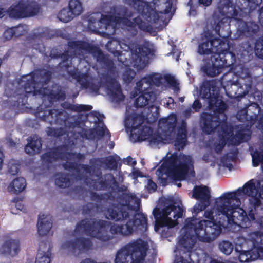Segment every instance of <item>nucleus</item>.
Listing matches in <instances>:
<instances>
[{"label":"nucleus","mask_w":263,"mask_h":263,"mask_svg":"<svg viewBox=\"0 0 263 263\" xmlns=\"http://www.w3.org/2000/svg\"><path fill=\"white\" fill-rule=\"evenodd\" d=\"M239 202L233 193L223 194L215 199L213 208L205 211L203 219L191 223L196 224L195 227L187 232L181 243L190 248L194 243L195 237L208 242L220 233L222 226L232 231L236 230L237 227H249L250 219L244 210L239 208Z\"/></svg>","instance_id":"f257e3e1"},{"label":"nucleus","mask_w":263,"mask_h":263,"mask_svg":"<svg viewBox=\"0 0 263 263\" xmlns=\"http://www.w3.org/2000/svg\"><path fill=\"white\" fill-rule=\"evenodd\" d=\"M90 199L97 203L106 202L108 200L116 201L117 203H110L106 209V218L115 221H122L129 218V209H133L135 206H138L140 199L134 194L123 193L117 196L111 192L99 194L90 192Z\"/></svg>","instance_id":"f03ea898"},{"label":"nucleus","mask_w":263,"mask_h":263,"mask_svg":"<svg viewBox=\"0 0 263 263\" xmlns=\"http://www.w3.org/2000/svg\"><path fill=\"white\" fill-rule=\"evenodd\" d=\"M148 248L147 242L142 239L133 240L118 250L115 263H143Z\"/></svg>","instance_id":"7ed1b4c3"},{"label":"nucleus","mask_w":263,"mask_h":263,"mask_svg":"<svg viewBox=\"0 0 263 263\" xmlns=\"http://www.w3.org/2000/svg\"><path fill=\"white\" fill-rule=\"evenodd\" d=\"M36 118L40 120L50 123L64 126L67 129H74L80 125V122L63 109H49L40 105L35 112Z\"/></svg>","instance_id":"20e7f679"},{"label":"nucleus","mask_w":263,"mask_h":263,"mask_svg":"<svg viewBox=\"0 0 263 263\" xmlns=\"http://www.w3.org/2000/svg\"><path fill=\"white\" fill-rule=\"evenodd\" d=\"M193 165L192 158L189 156L180 155L177 157L175 155L165 161V182L170 180H181L184 178L187 168Z\"/></svg>","instance_id":"39448f33"},{"label":"nucleus","mask_w":263,"mask_h":263,"mask_svg":"<svg viewBox=\"0 0 263 263\" xmlns=\"http://www.w3.org/2000/svg\"><path fill=\"white\" fill-rule=\"evenodd\" d=\"M106 223V221L96 218L82 219L77 223L74 232L76 233H83L101 241H107L110 239V236L102 232Z\"/></svg>","instance_id":"423d86ee"},{"label":"nucleus","mask_w":263,"mask_h":263,"mask_svg":"<svg viewBox=\"0 0 263 263\" xmlns=\"http://www.w3.org/2000/svg\"><path fill=\"white\" fill-rule=\"evenodd\" d=\"M147 228V216L142 213H136L133 220L129 219L125 224H115L111 226L110 231L112 234L128 236L133 234L135 231L145 232Z\"/></svg>","instance_id":"0eeeda50"},{"label":"nucleus","mask_w":263,"mask_h":263,"mask_svg":"<svg viewBox=\"0 0 263 263\" xmlns=\"http://www.w3.org/2000/svg\"><path fill=\"white\" fill-rule=\"evenodd\" d=\"M40 9L37 3L32 0H20L17 4L11 5L7 11L10 18H23L35 16Z\"/></svg>","instance_id":"6e6552de"},{"label":"nucleus","mask_w":263,"mask_h":263,"mask_svg":"<svg viewBox=\"0 0 263 263\" xmlns=\"http://www.w3.org/2000/svg\"><path fill=\"white\" fill-rule=\"evenodd\" d=\"M95 176L99 179H92L87 177L85 180V183L87 185L92 184L91 186L94 190L100 191L110 189L112 191H123L120 187L119 183L112 173H105L102 175V172L98 170Z\"/></svg>","instance_id":"1a4fd4ad"},{"label":"nucleus","mask_w":263,"mask_h":263,"mask_svg":"<svg viewBox=\"0 0 263 263\" xmlns=\"http://www.w3.org/2000/svg\"><path fill=\"white\" fill-rule=\"evenodd\" d=\"M68 46L70 49L84 50L89 53H91L97 57L98 60L100 59L104 61L108 72L114 74L116 67L113 61L111 60L105 59L102 50L97 46L93 45L88 42L82 41H74L68 42Z\"/></svg>","instance_id":"9d476101"},{"label":"nucleus","mask_w":263,"mask_h":263,"mask_svg":"<svg viewBox=\"0 0 263 263\" xmlns=\"http://www.w3.org/2000/svg\"><path fill=\"white\" fill-rule=\"evenodd\" d=\"M27 84L29 85L26 88L27 92H32L34 95H39L42 98L47 97L50 104L57 101H63L66 98L65 91L60 85L56 87L55 90H49L45 87H39V83L36 81L32 80Z\"/></svg>","instance_id":"9b49d317"},{"label":"nucleus","mask_w":263,"mask_h":263,"mask_svg":"<svg viewBox=\"0 0 263 263\" xmlns=\"http://www.w3.org/2000/svg\"><path fill=\"white\" fill-rule=\"evenodd\" d=\"M105 20L107 23L112 21L116 23H122L123 25L127 26L132 30L136 29L138 28L139 30L145 32H151L153 29L151 25L148 24L142 18L138 16L132 20L125 16H118L116 15L102 16L100 21Z\"/></svg>","instance_id":"f8f14e48"},{"label":"nucleus","mask_w":263,"mask_h":263,"mask_svg":"<svg viewBox=\"0 0 263 263\" xmlns=\"http://www.w3.org/2000/svg\"><path fill=\"white\" fill-rule=\"evenodd\" d=\"M93 243L90 238L79 237L74 239L69 240L63 242L61 247L67 250L74 256L87 252L92 248Z\"/></svg>","instance_id":"ddd939ff"},{"label":"nucleus","mask_w":263,"mask_h":263,"mask_svg":"<svg viewBox=\"0 0 263 263\" xmlns=\"http://www.w3.org/2000/svg\"><path fill=\"white\" fill-rule=\"evenodd\" d=\"M227 44L220 39H213L203 42L199 46L198 52L200 54H212L211 58L219 57L227 49Z\"/></svg>","instance_id":"4468645a"},{"label":"nucleus","mask_w":263,"mask_h":263,"mask_svg":"<svg viewBox=\"0 0 263 263\" xmlns=\"http://www.w3.org/2000/svg\"><path fill=\"white\" fill-rule=\"evenodd\" d=\"M138 95L139 97L136 99L134 102L135 107L143 108L147 105L150 108L153 107L152 104L157 99V94L155 92L149 91L148 89L143 88V87H138L136 85L133 96L136 97Z\"/></svg>","instance_id":"2eb2a0df"},{"label":"nucleus","mask_w":263,"mask_h":263,"mask_svg":"<svg viewBox=\"0 0 263 263\" xmlns=\"http://www.w3.org/2000/svg\"><path fill=\"white\" fill-rule=\"evenodd\" d=\"M133 3L135 8L147 21L156 23L159 20L158 13L150 3L141 0H133Z\"/></svg>","instance_id":"dca6fc26"},{"label":"nucleus","mask_w":263,"mask_h":263,"mask_svg":"<svg viewBox=\"0 0 263 263\" xmlns=\"http://www.w3.org/2000/svg\"><path fill=\"white\" fill-rule=\"evenodd\" d=\"M192 196L200 200L194 207L195 213L202 211L210 205V192L206 186L202 185L195 186L193 191Z\"/></svg>","instance_id":"f3484780"},{"label":"nucleus","mask_w":263,"mask_h":263,"mask_svg":"<svg viewBox=\"0 0 263 263\" xmlns=\"http://www.w3.org/2000/svg\"><path fill=\"white\" fill-rule=\"evenodd\" d=\"M64 147L63 146H58L43 154L41 156L43 163L49 165L58 160H64L67 159L70 153L64 151Z\"/></svg>","instance_id":"a211bd4d"},{"label":"nucleus","mask_w":263,"mask_h":263,"mask_svg":"<svg viewBox=\"0 0 263 263\" xmlns=\"http://www.w3.org/2000/svg\"><path fill=\"white\" fill-rule=\"evenodd\" d=\"M107 89L111 99L116 102H120L124 99L125 96L122 93L120 84L114 78L106 76Z\"/></svg>","instance_id":"6ab92c4d"},{"label":"nucleus","mask_w":263,"mask_h":263,"mask_svg":"<svg viewBox=\"0 0 263 263\" xmlns=\"http://www.w3.org/2000/svg\"><path fill=\"white\" fill-rule=\"evenodd\" d=\"M162 77L161 75L154 73L152 74L147 75L137 82L138 87H143L144 89H148V91L156 92L154 90V86H159L161 83Z\"/></svg>","instance_id":"aec40b11"},{"label":"nucleus","mask_w":263,"mask_h":263,"mask_svg":"<svg viewBox=\"0 0 263 263\" xmlns=\"http://www.w3.org/2000/svg\"><path fill=\"white\" fill-rule=\"evenodd\" d=\"M232 128L230 127L226 126L224 129L220 132L219 134V143L216 145L215 149L216 151H220L224 145L228 142L231 144H238L241 142V140H237L235 137H233V134L232 133Z\"/></svg>","instance_id":"412c9836"},{"label":"nucleus","mask_w":263,"mask_h":263,"mask_svg":"<svg viewBox=\"0 0 263 263\" xmlns=\"http://www.w3.org/2000/svg\"><path fill=\"white\" fill-rule=\"evenodd\" d=\"M182 208L179 206H165V226L172 228L177 225L176 219L182 216Z\"/></svg>","instance_id":"4be33fe9"},{"label":"nucleus","mask_w":263,"mask_h":263,"mask_svg":"<svg viewBox=\"0 0 263 263\" xmlns=\"http://www.w3.org/2000/svg\"><path fill=\"white\" fill-rule=\"evenodd\" d=\"M219 57L211 58L210 61L208 62L204 67V70L207 74L214 77L219 74L221 69L225 66L226 63L221 58L218 59Z\"/></svg>","instance_id":"5701e85b"},{"label":"nucleus","mask_w":263,"mask_h":263,"mask_svg":"<svg viewBox=\"0 0 263 263\" xmlns=\"http://www.w3.org/2000/svg\"><path fill=\"white\" fill-rule=\"evenodd\" d=\"M20 251V243L18 239H8L0 247V253L6 256H15Z\"/></svg>","instance_id":"b1692460"},{"label":"nucleus","mask_w":263,"mask_h":263,"mask_svg":"<svg viewBox=\"0 0 263 263\" xmlns=\"http://www.w3.org/2000/svg\"><path fill=\"white\" fill-rule=\"evenodd\" d=\"M132 59L134 66L140 67L145 63L146 58L149 54L148 49L139 46H135V49H131Z\"/></svg>","instance_id":"393cba45"},{"label":"nucleus","mask_w":263,"mask_h":263,"mask_svg":"<svg viewBox=\"0 0 263 263\" xmlns=\"http://www.w3.org/2000/svg\"><path fill=\"white\" fill-rule=\"evenodd\" d=\"M251 253L249 249L242 250L239 256L241 262H248L257 259L258 258L263 259V246L255 247L252 250Z\"/></svg>","instance_id":"a878e982"},{"label":"nucleus","mask_w":263,"mask_h":263,"mask_svg":"<svg viewBox=\"0 0 263 263\" xmlns=\"http://www.w3.org/2000/svg\"><path fill=\"white\" fill-rule=\"evenodd\" d=\"M153 132L152 127L142 124L137 128L136 132L130 131V138L134 142L148 140Z\"/></svg>","instance_id":"bb28decb"},{"label":"nucleus","mask_w":263,"mask_h":263,"mask_svg":"<svg viewBox=\"0 0 263 263\" xmlns=\"http://www.w3.org/2000/svg\"><path fill=\"white\" fill-rule=\"evenodd\" d=\"M145 121L144 116L141 114H132L126 117L125 119V126L129 129L130 132L136 130L140 127Z\"/></svg>","instance_id":"cd10ccee"},{"label":"nucleus","mask_w":263,"mask_h":263,"mask_svg":"<svg viewBox=\"0 0 263 263\" xmlns=\"http://www.w3.org/2000/svg\"><path fill=\"white\" fill-rule=\"evenodd\" d=\"M120 157L116 155L109 156L105 158H96L90 160V164L99 165L98 163L105 164L106 167L110 170H116L118 167V161L120 160ZM99 166H100L99 165Z\"/></svg>","instance_id":"c85d7f7f"},{"label":"nucleus","mask_w":263,"mask_h":263,"mask_svg":"<svg viewBox=\"0 0 263 263\" xmlns=\"http://www.w3.org/2000/svg\"><path fill=\"white\" fill-rule=\"evenodd\" d=\"M37 232L40 236L47 235L52 227V220L49 218L44 214H40L38 217L37 224Z\"/></svg>","instance_id":"c756f323"},{"label":"nucleus","mask_w":263,"mask_h":263,"mask_svg":"<svg viewBox=\"0 0 263 263\" xmlns=\"http://www.w3.org/2000/svg\"><path fill=\"white\" fill-rule=\"evenodd\" d=\"M161 206L155 207L153 211V215L155 219V230L158 231L160 228L164 227V197L160 198Z\"/></svg>","instance_id":"7c9ffc66"},{"label":"nucleus","mask_w":263,"mask_h":263,"mask_svg":"<svg viewBox=\"0 0 263 263\" xmlns=\"http://www.w3.org/2000/svg\"><path fill=\"white\" fill-rule=\"evenodd\" d=\"M22 80V82H24L25 83L22 86H24V92L23 93H21L19 94H17L16 96L15 97L16 100H14V102L16 103H15V105H16L17 106H25L27 104V101H28V96L31 95L32 96H36L37 95H34L33 93L32 92H27V91L26 89L27 88V85H28L27 84L30 81L33 80L35 81L33 78H31L30 79H27L26 77H23Z\"/></svg>","instance_id":"2f4dec72"},{"label":"nucleus","mask_w":263,"mask_h":263,"mask_svg":"<svg viewBox=\"0 0 263 263\" xmlns=\"http://www.w3.org/2000/svg\"><path fill=\"white\" fill-rule=\"evenodd\" d=\"M28 143L25 147V152L30 155L39 153L42 149L41 140L35 136L29 137Z\"/></svg>","instance_id":"473e14b6"},{"label":"nucleus","mask_w":263,"mask_h":263,"mask_svg":"<svg viewBox=\"0 0 263 263\" xmlns=\"http://www.w3.org/2000/svg\"><path fill=\"white\" fill-rule=\"evenodd\" d=\"M26 186V180L23 177H18L14 179L9 185L8 191L9 192L18 194L22 192Z\"/></svg>","instance_id":"72a5a7b5"},{"label":"nucleus","mask_w":263,"mask_h":263,"mask_svg":"<svg viewBox=\"0 0 263 263\" xmlns=\"http://www.w3.org/2000/svg\"><path fill=\"white\" fill-rule=\"evenodd\" d=\"M259 240L262 241L263 240L261 237H257L256 240V246L252 240H247L243 237L238 238L235 240V250L236 251H240L242 250L249 249L250 248L252 247H260L258 243Z\"/></svg>","instance_id":"f704fd0d"},{"label":"nucleus","mask_w":263,"mask_h":263,"mask_svg":"<svg viewBox=\"0 0 263 263\" xmlns=\"http://www.w3.org/2000/svg\"><path fill=\"white\" fill-rule=\"evenodd\" d=\"M68 9L75 16H79L83 11L82 3L79 0H70L68 3Z\"/></svg>","instance_id":"c9c22d12"},{"label":"nucleus","mask_w":263,"mask_h":263,"mask_svg":"<svg viewBox=\"0 0 263 263\" xmlns=\"http://www.w3.org/2000/svg\"><path fill=\"white\" fill-rule=\"evenodd\" d=\"M51 253L49 248L46 252L39 250L35 263H50Z\"/></svg>","instance_id":"e433bc0d"},{"label":"nucleus","mask_w":263,"mask_h":263,"mask_svg":"<svg viewBox=\"0 0 263 263\" xmlns=\"http://www.w3.org/2000/svg\"><path fill=\"white\" fill-rule=\"evenodd\" d=\"M67 73L70 77L76 80L80 84H81V83H82L84 80H85V78L89 77V75L87 73H81L79 71L78 68H74L72 70H68Z\"/></svg>","instance_id":"4c0bfd02"},{"label":"nucleus","mask_w":263,"mask_h":263,"mask_svg":"<svg viewBox=\"0 0 263 263\" xmlns=\"http://www.w3.org/2000/svg\"><path fill=\"white\" fill-rule=\"evenodd\" d=\"M52 76V72L50 70L47 69H42L40 71V82L41 86L40 87H44L45 85L48 84Z\"/></svg>","instance_id":"58836bf2"},{"label":"nucleus","mask_w":263,"mask_h":263,"mask_svg":"<svg viewBox=\"0 0 263 263\" xmlns=\"http://www.w3.org/2000/svg\"><path fill=\"white\" fill-rule=\"evenodd\" d=\"M55 183L59 187L65 189L70 185V180L68 174H62L55 180Z\"/></svg>","instance_id":"ea45409f"},{"label":"nucleus","mask_w":263,"mask_h":263,"mask_svg":"<svg viewBox=\"0 0 263 263\" xmlns=\"http://www.w3.org/2000/svg\"><path fill=\"white\" fill-rule=\"evenodd\" d=\"M223 88L227 95L231 98L237 97L235 90L238 88V86L235 84H232L231 82H223Z\"/></svg>","instance_id":"a19ab883"},{"label":"nucleus","mask_w":263,"mask_h":263,"mask_svg":"<svg viewBox=\"0 0 263 263\" xmlns=\"http://www.w3.org/2000/svg\"><path fill=\"white\" fill-rule=\"evenodd\" d=\"M76 17L67 8L62 9L58 14V18L63 22L67 23Z\"/></svg>","instance_id":"79ce46f5"},{"label":"nucleus","mask_w":263,"mask_h":263,"mask_svg":"<svg viewBox=\"0 0 263 263\" xmlns=\"http://www.w3.org/2000/svg\"><path fill=\"white\" fill-rule=\"evenodd\" d=\"M46 132L48 136L55 138L60 137L66 133V130L63 127L55 128L52 127H48L46 128Z\"/></svg>","instance_id":"37998d69"},{"label":"nucleus","mask_w":263,"mask_h":263,"mask_svg":"<svg viewBox=\"0 0 263 263\" xmlns=\"http://www.w3.org/2000/svg\"><path fill=\"white\" fill-rule=\"evenodd\" d=\"M161 165L156 170L157 182L162 186H164V157H163L160 161Z\"/></svg>","instance_id":"c03bdc74"},{"label":"nucleus","mask_w":263,"mask_h":263,"mask_svg":"<svg viewBox=\"0 0 263 263\" xmlns=\"http://www.w3.org/2000/svg\"><path fill=\"white\" fill-rule=\"evenodd\" d=\"M152 145H158L160 143L164 144V138H163L161 134L158 131L152 133L149 138L148 139Z\"/></svg>","instance_id":"a18cd8bd"},{"label":"nucleus","mask_w":263,"mask_h":263,"mask_svg":"<svg viewBox=\"0 0 263 263\" xmlns=\"http://www.w3.org/2000/svg\"><path fill=\"white\" fill-rule=\"evenodd\" d=\"M81 85L83 88L86 89L89 88L93 92H98L100 89V86L92 81H89L88 80V77L85 78V80H83Z\"/></svg>","instance_id":"49530a36"},{"label":"nucleus","mask_w":263,"mask_h":263,"mask_svg":"<svg viewBox=\"0 0 263 263\" xmlns=\"http://www.w3.org/2000/svg\"><path fill=\"white\" fill-rule=\"evenodd\" d=\"M165 82H166L175 91H177L179 90V84L175 77L171 74H165Z\"/></svg>","instance_id":"de8ad7c7"},{"label":"nucleus","mask_w":263,"mask_h":263,"mask_svg":"<svg viewBox=\"0 0 263 263\" xmlns=\"http://www.w3.org/2000/svg\"><path fill=\"white\" fill-rule=\"evenodd\" d=\"M136 73L135 71L130 68L126 69L122 75V78L124 82L127 84H130L135 78Z\"/></svg>","instance_id":"09e8293b"},{"label":"nucleus","mask_w":263,"mask_h":263,"mask_svg":"<svg viewBox=\"0 0 263 263\" xmlns=\"http://www.w3.org/2000/svg\"><path fill=\"white\" fill-rule=\"evenodd\" d=\"M70 109L73 111L81 112L82 111H88L92 109V106L89 105L76 104L71 105Z\"/></svg>","instance_id":"8fccbe9b"},{"label":"nucleus","mask_w":263,"mask_h":263,"mask_svg":"<svg viewBox=\"0 0 263 263\" xmlns=\"http://www.w3.org/2000/svg\"><path fill=\"white\" fill-rule=\"evenodd\" d=\"M15 202V206L11 208V212L13 214H17L18 211H22L24 213L26 212V208L22 203V200H20L18 198L15 199L14 201Z\"/></svg>","instance_id":"3c124183"},{"label":"nucleus","mask_w":263,"mask_h":263,"mask_svg":"<svg viewBox=\"0 0 263 263\" xmlns=\"http://www.w3.org/2000/svg\"><path fill=\"white\" fill-rule=\"evenodd\" d=\"M219 248L222 253L226 255H229L233 250V246L229 242L223 241L220 243Z\"/></svg>","instance_id":"603ef678"},{"label":"nucleus","mask_w":263,"mask_h":263,"mask_svg":"<svg viewBox=\"0 0 263 263\" xmlns=\"http://www.w3.org/2000/svg\"><path fill=\"white\" fill-rule=\"evenodd\" d=\"M179 134H180L179 136L180 139H178V140L176 141L175 145L177 146L178 148H182L185 145L186 141V130L184 127L180 130Z\"/></svg>","instance_id":"864d4df0"},{"label":"nucleus","mask_w":263,"mask_h":263,"mask_svg":"<svg viewBox=\"0 0 263 263\" xmlns=\"http://www.w3.org/2000/svg\"><path fill=\"white\" fill-rule=\"evenodd\" d=\"M252 163L254 167L257 166L259 162L263 159V154L256 151L252 154Z\"/></svg>","instance_id":"5fc2aeb1"},{"label":"nucleus","mask_w":263,"mask_h":263,"mask_svg":"<svg viewBox=\"0 0 263 263\" xmlns=\"http://www.w3.org/2000/svg\"><path fill=\"white\" fill-rule=\"evenodd\" d=\"M80 164L74 162L67 161L63 164V167L65 170L69 171H78Z\"/></svg>","instance_id":"6e6d98bb"},{"label":"nucleus","mask_w":263,"mask_h":263,"mask_svg":"<svg viewBox=\"0 0 263 263\" xmlns=\"http://www.w3.org/2000/svg\"><path fill=\"white\" fill-rule=\"evenodd\" d=\"M208 118H206V120L204 122V130L208 133H210L212 131V128L216 125V123L215 121L213 120L214 118H212V119L210 121L207 120V119H210L211 117L210 116H208Z\"/></svg>","instance_id":"4d7b16f0"},{"label":"nucleus","mask_w":263,"mask_h":263,"mask_svg":"<svg viewBox=\"0 0 263 263\" xmlns=\"http://www.w3.org/2000/svg\"><path fill=\"white\" fill-rule=\"evenodd\" d=\"M255 53L257 55L263 58V40H259L255 44Z\"/></svg>","instance_id":"13d9d810"},{"label":"nucleus","mask_w":263,"mask_h":263,"mask_svg":"<svg viewBox=\"0 0 263 263\" xmlns=\"http://www.w3.org/2000/svg\"><path fill=\"white\" fill-rule=\"evenodd\" d=\"M91 165H89L87 164H82L81 165V168L87 174H89V175H92L93 173L95 172L96 171V166H98L97 165H92L90 164Z\"/></svg>","instance_id":"bf43d9fd"},{"label":"nucleus","mask_w":263,"mask_h":263,"mask_svg":"<svg viewBox=\"0 0 263 263\" xmlns=\"http://www.w3.org/2000/svg\"><path fill=\"white\" fill-rule=\"evenodd\" d=\"M167 8L165 9V19L167 18L170 20L173 15L175 12V8L172 6V4H168V5L166 6Z\"/></svg>","instance_id":"052dcab7"},{"label":"nucleus","mask_w":263,"mask_h":263,"mask_svg":"<svg viewBox=\"0 0 263 263\" xmlns=\"http://www.w3.org/2000/svg\"><path fill=\"white\" fill-rule=\"evenodd\" d=\"M157 186L156 183H155L153 180H152L151 179L148 180L147 189L149 193L156 191L157 190Z\"/></svg>","instance_id":"680f3d73"},{"label":"nucleus","mask_w":263,"mask_h":263,"mask_svg":"<svg viewBox=\"0 0 263 263\" xmlns=\"http://www.w3.org/2000/svg\"><path fill=\"white\" fill-rule=\"evenodd\" d=\"M228 162H229V160L228 158L226 157L222 158L220 160L217 159L216 160V163L219 166L229 167V164L228 163Z\"/></svg>","instance_id":"e2e57ef3"},{"label":"nucleus","mask_w":263,"mask_h":263,"mask_svg":"<svg viewBox=\"0 0 263 263\" xmlns=\"http://www.w3.org/2000/svg\"><path fill=\"white\" fill-rule=\"evenodd\" d=\"M8 171L12 175H16L19 171L18 165L16 164H12L9 165Z\"/></svg>","instance_id":"0e129e2a"},{"label":"nucleus","mask_w":263,"mask_h":263,"mask_svg":"<svg viewBox=\"0 0 263 263\" xmlns=\"http://www.w3.org/2000/svg\"><path fill=\"white\" fill-rule=\"evenodd\" d=\"M176 121V117L175 115H171L167 119H165V123H167L168 124L173 125Z\"/></svg>","instance_id":"69168bd1"},{"label":"nucleus","mask_w":263,"mask_h":263,"mask_svg":"<svg viewBox=\"0 0 263 263\" xmlns=\"http://www.w3.org/2000/svg\"><path fill=\"white\" fill-rule=\"evenodd\" d=\"M106 132H107L108 134H109V130L106 128L101 127L100 128L97 129L96 134L98 136L103 137L105 135Z\"/></svg>","instance_id":"338daca9"},{"label":"nucleus","mask_w":263,"mask_h":263,"mask_svg":"<svg viewBox=\"0 0 263 263\" xmlns=\"http://www.w3.org/2000/svg\"><path fill=\"white\" fill-rule=\"evenodd\" d=\"M114 56L117 57L118 61L122 63H124L125 62L122 58L123 55L122 52L119 50H116L113 52Z\"/></svg>","instance_id":"774afa93"}]
</instances>
